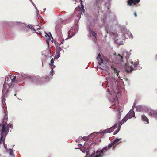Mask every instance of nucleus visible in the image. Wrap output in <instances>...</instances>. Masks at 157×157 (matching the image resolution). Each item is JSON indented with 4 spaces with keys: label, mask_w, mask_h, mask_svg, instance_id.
I'll use <instances>...</instances> for the list:
<instances>
[{
    "label": "nucleus",
    "mask_w": 157,
    "mask_h": 157,
    "mask_svg": "<svg viewBox=\"0 0 157 157\" xmlns=\"http://www.w3.org/2000/svg\"><path fill=\"white\" fill-rule=\"evenodd\" d=\"M135 103H134L133 104V106H135Z\"/></svg>",
    "instance_id": "nucleus-38"
},
{
    "label": "nucleus",
    "mask_w": 157,
    "mask_h": 157,
    "mask_svg": "<svg viewBox=\"0 0 157 157\" xmlns=\"http://www.w3.org/2000/svg\"><path fill=\"white\" fill-rule=\"evenodd\" d=\"M117 117L118 119H120L121 117V113L120 111L117 110Z\"/></svg>",
    "instance_id": "nucleus-16"
},
{
    "label": "nucleus",
    "mask_w": 157,
    "mask_h": 157,
    "mask_svg": "<svg viewBox=\"0 0 157 157\" xmlns=\"http://www.w3.org/2000/svg\"><path fill=\"white\" fill-rule=\"evenodd\" d=\"M78 11H79L80 12V13L81 12V13H82V12H83V13H84V12H85V10H78Z\"/></svg>",
    "instance_id": "nucleus-27"
},
{
    "label": "nucleus",
    "mask_w": 157,
    "mask_h": 157,
    "mask_svg": "<svg viewBox=\"0 0 157 157\" xmlns=\"http://www.w3.org/2000/svg\"><path fill=\"white\" fill-rule=\"evenodd\" d=\"M54 59L52 58L50 61V62L49 63V65L51 66H53L52 67H53L54 66L53 65V63H54Z\"/></svg>",
    "instance_id": "nucleus-18"
},
{
    "label": "nucleus",
    "mask_w": 157,
    "mask_h": 157,
    "mask_svg": "<svg viewBox=\"0 0 157 157\" xmlns=\"http://www.w3.org/2000/svg\"><path fill=\"white\" fill-rule=\"evenodd\" d=\"M33 6H34V4H33Z\"/></svg>",
    "instance_id": "nucleus-44"
},
{
    "label": "nucleus",
    "mask_w": 157,
    "mask_h": 157,
    "mask_svg": "<svg viewBox=\"0 0 157 157\" xmlns=\"http://www.w3.org/2000/svg\"><path fill=\"white\" fill-rule=\"evenodd\" d=\"M134 15L135 17L137 16V14H136V12H135L134 13Z\"/></svg>",
    "instance_id": "nucleus-32"
},
{
    "label": "nucleus",
    "mask_w": 157,
    "mask_h": 157,
    "mask_svg": "<svg viewBox=\"0 0 157 157\" xmlns=\"http://www.w3.org/2000/svg\"><path fill=\"white\" fill-rule=\"evenodd\" d=\"M2 101L3 103V102L5 101V99L4 98V96H2Z\"/></svg>",
    "instance_id": "nucleus-22"
},
{
    "label": "nucleus",
    "mask_w": 157,
    "mask_h": 157,
    "mask_svg": "<svg viewBox=\"0 0 157 157\" xmlns=\"http://www.w3.org/2000/svg\"><path fill=\"white\" fill-rule=\"evenodd\" d=\"M142 120L144 122L145 124H149V120L147 117L144 114H142L141 116Z\"/></svg>",
    "instance_id": "nucleus-11"
},
{
    "label": "nucleus",
    "mask_w": 157,
    "mask_h": 157,
    "mask_svg": "<svg viewBox=\"0 0 157 157\" xmlns=\"http://www.w3.org/2000/svg\"><path fill=\"white\" fill-rule=\"evenodd\" d=\"M63 41L62 42L61 41L60 43V44H62L63 43Z\"/></svg>",
    "instance_id": "nucleus-35"
},
{
    "label": "nucleus",
    "mask_w": 157,
    "mask_h": 157,
    "mask_svg": "<svg viewBox=\"0 0 157 157\" xmlns=\"http://www.w3.org/2000/svg\"><path fill=\"white\" fill-rule=\"evenodd\" d=\"M118 105H117L116 106H115V107H116V109H117V107H118ZM118 108H117L118 109Z\"/></svg>",
    "instance_id": "nucleus-34"
},
{
    "label": "nucleus",
    "mask_w": 157,
    "mask_h": 157,
    "mask_svg": "<svg viewBox=\"0 0 157 157\" xmlns=\"http://www.w3.org/2000/svg\"><path fill=\"white\" fill-rule=\"evenodd\" d=\"M112 80H114V81H115V79H114V78H112Z\"/></svg>",
    "instance_id": "nucleus-39"
},
{
    "label": "nucleus",
    "mask_w": 157,
    "mask_h": 157,
    "mask_svg": "<svg viewBox=\"0 0 157 157\" xmlns=\"http://www.w3.org/2000/svg\"><path fill=\"white\" fill-rule=\"evenodd\" d=\"M90 33V36H91L90 34H91L93 36H94L95 38L97 37V34L95 33V32L94 31H92L91 30L90 28L89 27L88 29Z\"/></svg>",
    "instance_id": "nucleus-13"
},
{
    "label": "nucleus",
    "mask_w": 157,
    "mask_h": 157,
    "mask_svg": "<svg viewBox=\"0 0 157 157\" xmlns=\"http://www.w3.org/2000/svg\"><path fill=\"white\" fill-rule=\"evenodd\" d=\"M30 28L31 29H33L35 32L36 31V30L33 26H32L31 28Z\"/></svg>",
    "instance_id": "nucleus-28"
},
{
    "label": "nucleus",
    "mask_w": 157,
    "mask_h": 157,
    "mask_svg": "<svg viewBox=\"0 0 157 157\" xmlns=\"http://www.w3.org/2000/svg\"><path fill=\"white\" fill-rule=\"evenodd\" d=\"M12 125L11 124H8V126L10 127H12Z\"/></svg>",
    "instance_id": "nucleus-29"
},
{
    "label": "nucleus",
    "mask_w": 157,
    "mask_h": 157,
    "mask_svg": "<svg viewBox=\"0 0 157 157\" xmlns=\"http://www.w3.org/2000/svg\"><path fill=\"white\" fill-rule=\"evenodd\" d=\"M70 32H71V31L70 30H69V31H68V37L69 38H71L72 37V36H71V35L70 34Z\"/></svg>",
    "instance_id": "nucleus-23"
},
{
    "label": "nucleus",
    "mask_w": 157,
    "mask_h": 157,
    "mask_svg": "<svg viewBox=\"0 0 157 157\" xmlns=\"http://www.w3.org/2000/svg\"><path fill=\"white\" fill-rule=\"evenodd\" d=\"M44 78V77L41 78L39 77L36 76L34 78L33 81V82H35L36 85H37L38 83H39L40 82H42V79Z\"/></svg>",
    "instance_id": "nucleus-9"
},
{
    "label": "nucleus",
    "mask_w": 157,
    "mask_h": 157,
    "mask_svg": "<svg viewBox=\"0 0 157 157\" xmlns=\"http://www.w3.org/2000/svg\"><path fill=\"white\" fill-rule=\"evenodd\" d=\"M147 113L150 116H152L155 117H157V110L155 111L152 109H148Z\"/></svg>",
    "instance_id": "nucleus-7"
},
{
    "label": "nucleus",
    "mask_w": 157,
    "mask_h": 157,
    "mask_svg": "<svg viewBox=\"0 0 157 157\" xmlns=\"http://www.w3.org/2000/svg\"><path fill=\"white\" fill-rule=\"evenodd\" d=\"M114 72L116 74L117 76H118L120 71L118 70L117 68H114Z\"/></svg>",
    "instance_id": "nucleus-15"
},
{
    "label": "nucleus",
    "mask_w": 157,
    "mask_h": 157,
    "mask_svg": "<svg viewBox=\"0 0 157 157\" xmlns=\"http://www.w3.org/2000/svg\"><path fill=\"white\" fill-rule=\"evenodd\" d=\"M42 66L43 67V66H44V65H43V62H42Z\"/></svg>",
    "instance_id": "nucleus-40"
},
{
    "label": "nucleus",
    "mask_w": 157,
    "mask_h": 157,
    "mask_svg": "<svg viewBox=\"0 0 157 157\" xmlns=\"http://www.w3.org/2000/svg\"><path fill=\"white\" fill-rule=\"evenodd\" d=\"M121 138L120 139H116L108 145V146H106L104 147L101 150H97L96 151H93V153L88 157H103L104 154L107 151L109 148L113 146V149H114L121 142L120 140Z\"/></svg>",
    "instance_id": "nucleus-1"
},
{
    "label": "nucleus",
    "mask_w": 157,
    "mask_h": 157,
    "mask_svg": "<svg viewBox=\"0 0 157 157\" xmlns=\"http://www.w3.org/2000/svg\"><path fill=\"white\" fill-rule=\"evenodd\" d=\"M7 78V84H6V83H5L4 84L3 86V92L5 91V93L7 94V92L10 90H9L8 87H9V88H10V86H11L12 85V84L11 83H9V81L8 80L9 79L8 78Z\"/></svg>",
    "instance_id": "nucleus-6"
},
{
    "label": "nucleus",
    "mask_w": 157,
    "mask_h": 157,
    "mask_svg": "<svg viewBox=\"0 0 157 157\" xmlns=\"http://www.w3.org/2000/svg\"><path fill=\"white\" fill-rule=\"evenodd\" d=\"M55 66H54L53 67H51L52 70H51V71L50 72V74L52 76L53 75V68H55Z\"/></svg>",
    "instance_id": "nucleus-20"
},
{
    "label": "nucleus",
    "mask_w": 157,
    "mask_h": 157,
    "mask_svg": "<svg viewBox=\"0 0 157 157\" xmlns=\"http://www.w3.org/2000/svg\"><path fill=\"white\" fill-rule=\"evenodd\" d=\"M101 55L99 54L98 56L97 57V59L98 61V63L99 65H101V64L103 63L104 62L101 58Z\"/></svg>",
    "instance_id": "nucleus-12"
},
{
    "label": "nucleus",
    "mask_w": 157,
    "mask_h": 157,
    "mask_svg": "<svg viewBox=\"0 0 157 157\" xmlns=\"http://www.w3.org/2000/svg\"><path fill=\"white\" fill-rule=\"evenodd\" d=\"M15 96H16V94H15L14 95Z\"/></svg>",
    "instance_id": "nucleus-41"
},
{
    "label": "nucleus",
    "mask_w": 157,
    "mask_h": 157,
    "mask_svg": "<svg viewBox=\"0 0 157 157\" xmlns=\"http://www.w3.org/2000/svg\"><path fill=\"white\" fill-rule=\"evenodd\" d=\"M8 117L7 115H5L4 118V121L6 120V122L7 119H8Z\"/></svg>",
    "instance_id": "nucleus-25"
},
{
    "label": "nucleus",
    "mask_w": 157,
    "mask_h": 157,
    "mask_svg": "<svg viewBox=\"0 0 157 157\" xmlns=\"http://www.w3.org/2000/svg\"><path fill=\"white\" fill-rule=\"evenodd\" d=\"M135 113L133 110H131L127 115L124 117L121 122L119 124V126L121 125L125 122L128 119H130L135 116Z\"/></svg>",
    "instance_id": "nucleus-3"
},
{
    "label": "nucleus",
    "mask_w": 157,
    "mask_h": 157,
    "mask_svg": "<svg viewBox=\"0 0 157 157\" xmlns=\"http://www.w3.org/2000/svg\"><path fill=\"white\" fill-rule=\"evenodd\" d=\"M105 60L106 62H109V60L108 59H105Z\"/></svg>",
    "instance_id": "nucleus-31"
},
{
    "label": "nucleus",
    "mask_w": 157,
    "mask_h": 157,
    "mask_svg": "<svg viewBox=\"0 0 157 157\" xmlns=\"http://www.w3.org/2000/svg\"><path fill=\"white\" fill-rule=\"evenodd\" d=\"M61 29H59V33H61Z\"/></svg>",
    "instance_id": "nucleus-37"
},
{
    "label": "nucleus",
    "mask_w": 157,
    "mask_h": 157,
    "mask_svg": "<svg viewBox=\"0 0 157 157\" xmlns=\"http://www.w3.org/2000/svg\"><path fill=\"white\" fill-rule=\"evenodd\" d=\"M136 109L137 110L139 111H140L142 110V107L141 105H138L136 106Z\"/></svg>",
    "instance_id": "nucleus-17"
},
{
    "label": "nucleus",
    "mask_w": 157,
    "mask_h": 157,
    "mask_svg": "<svg viewBox=\"0 0 157 157\" xmlns=\"http://www.w3.org/2000/svg\"><path fill=\"white\" fill-rule=\"evenodd\" d=\"M130 37L132 38V35L131 33L130 35Z\"/></svg>",
    "instance_id": "nucleus-33"
},
{
    "label": "nucleus",
    "mask_w": 157,
    "mask_h": 157,
    "mask_svg": "<svg viewBox=\"0 0 157 157\" xmlns=\"http://www.w3.org/2000/svg\"><path fill=\"white\" fill-rule=\"evenodd\" d=\"M41 34H42V33H40V34L41 35Z\"/></svg>",
    "instance_id": "nucleus-45"
},
{
    "label": "nucleus",
    "mask_w": 157,
    "mask_h": 157,
    "mask_svg": "<svg viewBox=\"0 0 157 157\" xmlns=\"http://www.w3.org/2000/svg\"><path fill=\"white\" fill-rule=\"evenodd\" d=\"M35 9H36L37 10V9L36 7V8H35Z\"/></svg>",
    "instance_id": "nucleus-42"
},
{
    "label": "nucleus",
    "mask_w": 157,
    "mask_h": 157,
    "mask_svg": "<svg viewBox=\"0 0 157 157\" xmlns=\"http://www.w3.org/2000/svg\"><path fill=\"white\" fill-rule=\"evenodd\" d=\"M118 56L119 57L120 59L121 60L123 58L122 56H121L120 54H118Z\"/></svg>",
    "instance_id": "nucleus-26"
},
{
    "label": "nucleus",
    "mask_w": 157,
    "mask_h": 157,
    "mask_svg": "<svg viewBox=\"0 0 157 157\" xmlns=\"http://www.w3.org/2000/svg\"><path fill=\"white\" fill-rule=\"evenodd\" d=\"M0 129L1 131V137L0 139V143H1L2 139L4 136H5L7 134L9 129H7L5 125L3 123L0 125Z\"/></svg>",
    "instance_id": "nucleus-4"
},
{
    "label": "nucleus",
    "mask_w": 157,
    "mask_h": 157,
    "mask_svg": "<svg viewBox=\"0 0 157 157\" xmlns=\"http://www.w3.org/2000/svg\"><path fill=\"white\" fill-rule=\"evenodd\" d=\"M94 5H96V6H98V7L100 8V7L101 6V4H100V3L99 1H97L94 4Z\"/></svg>",
    "instance_id": "nucleus-19"
},
{
    "label": "nucleus",
    "mask_w": 157,
    "mask_h": 157,
    "mask_svg": "<svg viewBox=\"0 0 157 157\" xmlns=\"http://www.w3.org/2000/svg\"><path fill=\"white\" fill-rule=\"evenodd\" d=\"M137 64L135 62L131 61L127 62L125 66V69L127 72H132L134 70L136 69Z\"/></svg>",
    "instance_id": "nucleus-2"
},
{
    "label": "nucleus",
    "mask_w": 157,
    "mask_h": 157,
    "mask_svg": "<svg viewBox=\"0 0 157 157\" xmlns=\"http://www.w3.org/2000/svg\"><path fill=\"white\" fill-rule=\"evenodd\" d=\"M41 36L42 37H43L46 39V42L49 44V41L51 40L50 36L45 32H44V35H41Z\"/></svg>",
    "instance_id": "nucleus-10"
},
{
    "label": "nucleus",
    "mask_w": 157,
    "mask_h": 157,
    "mask_svg": "<svg viewBox=\"0 0 157 157\" xmlns=\"http://www.w3.org/2000/svg\"><path fill=\"white\" fill-rule=\"evenodd\" d=\"M115 106V104L113 105H112V106H111V107L112 108H114Z\"/></svg>",
    "instance_id": "nucleus-30"
},
{
    "label": "nucleus",
    "mask_w": 157,
    "mask_h": 157,
    "mask_svg": "<svg viewBox=\"0 0 157 157\" xmlns=\"http://www.w3.org/2000/svg\"><path fill=\"white\" fill-rule=\"evenodd\" d=\"M117 125V124H115L114 126L111 127L109 128H108L106 129L105 130L103 131L102 132V133H103V134L106 133H111L113 131L114 129L115 128Z\"/></svg>",
    "instance_id": "nucleus-8"
},
{
    "label": "nucleus",
    "mask_w": 157,
    "mask_h": 157,
    "mask_svg": "<svg viewBox=\"0 0 157 157\" xmlns=\"http://www.w3.org/2000/svg\"><path fill=\"white\" fill-rule=\"evenodd\" d=\"M44 10H46V9H44Z\"/></svg>",
    "instance_id": "nucleus-43"
},
{
    "label": "nucleus",
    "mask_w": 157,
    "mask_h": 157,
    "mask_svg": "<svg viewBox=\"0 0 157 157\" xmlns=\"http://www.w3.org/2000/svg\"><path fill=\"white\" fill-rule=\"evenodd\" d=\"M56 54L58 57H60V53L59 52L56 51Z\"/></svg>",
    "instance_id": "nucleus-24"
},
{
    "label": "nucleus",
    "mask_w": 157,
    "mask_h": 157,
    "mask_svg": "<svg viewBox=\"0 0 157 157\" xmlns=\"http://www.w3.org/2000/svg\"><path fill=\"white\" fill-rule=\"evenodd\" d=\"M140 1V0H127V2L128 5L136 7L140 5L138 3Z\"/></svg>",
    "instance_id": "nucleus-5"
},
{
    "label": "nucleus",
    "mask_w": 157,
    "mask_h": 157,
    "mask_svg": "<svg viewBox=\"0 0 157 157\" xmlns=\"http://www.w3.org/2000/svg\"><path fill=\"white\" fill-rule=\"evenodd\" d=\"M56 51L60 52V51H61L62 50V48L60 47H57L56 48Z\"/></svg>",
    "instance_id": "nucleus-21"
},
{
    "label": "nucleus",
    "mask_w": 157,
    "mask_h": 157,
    "mask_svg": "<svg viewBox=\"0 0 157 157\" xmlns=\"http://www.w3.org/2000/svg\"><path fill=\"white\" fill-rule=\"evenodd\" d=\"M49 33L50 34L52 38H53V37H52V35H51V34L50 32H49Z\"/></svg>",
    "instance_id": "nucleus-36"
},
{
    "label": "nucleus",
    "mask_w": 157,
    "mask_h": 157,
    "mask_svg": "<svg viewBox=\"0 0 157 157\" xmlns=\"http://www.w3.org/2000/svg\"><path fill=\"white\" fill-rule=\"evenodd\" d=\"M10 80L11 81V82L10 83H11V84H12V83L13 82H14V80L16 79V76H14L13 75V76H11L10 77Z\"/></svg>",
    "instance_id": "nucleus-14"
}]
</instances>
